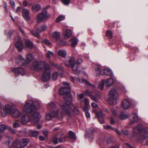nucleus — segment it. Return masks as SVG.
<instances>
[{
	"instance_id": "nucleus-27",
	"label": "nucleus",
	"mask_w": 148,
	"mask_h": 148,
	"mask_svg": "<svg viewBox=\"0 0 148 148\" xmlns=\"http://www.w3.org/2000/svg\"><path fill=\"white\" fill-rule=\"evenodd\" d=\"M58 54L62 58H65L66 55V52L65 50L60 49L58 51Z\"/></svg>"
},
{
	"instance_id": "nucleus-4",
	"label": "nucleus",
	"mask_w": 148,
	"mask_h": 148,
	"mask_svg": "<svg viewBox=\"0 0 148 148\" xmlns=\"http://www.w3.org/2000/svg\"><path fill=\"white\" fill-rule=\"evenodd\" d=\"M49 65L47 62L44 60L35 61L30 66V68L36 71H42Z\"/></svg>"
},
{
	"instance_id": "nucleus-31",
	"label": "nucleus",
	"mask_w": 148,
	"mask_h": 148,
	"mask_svg": "<svg viewBox=\"0 0 148 148\" xmlns=\"http://www.w3.org/2000/svg\"><path fill=\"white\" fill-rule=\"evenodd\" d=\"M79 66L75 62L72 65V70L75 72L76 73H79L80 71L78 70Z\"/></svg>"
},
{
	"instance_id": "nucleus-32",
	"label": "nucleus",
	"mask_w": 148,
	"mask_h": 148,
	"mask_svg": "<svg viewBox=\"0 0 148 148\" xmlns=\"http://www.w3.org/2000/svg\"><path fill=\"white\" fill-rule=\"evenodd\" d=\"M52 36L53 38L56 40H58L60 38V32L57 31H55L52 34Z\"/></svg>"
},
{
	"instance_id": "nucleus-1",
	"label": "nucleus",
	"mask_w": 148,
	"mask_h": 148,
	"mask_svg": "<svg viewBox=\"0 0 148 148\" xmlns=\"http://www.w3.org/2000/svg\"><path fill=\"white\" fill-rule=\"evenodd\" d=\"M63 84L66 86L61 88L59 93L60 95H64V97L66 102L60 104V106L66 115L70 118L72 116L71 110L76 114H79V111L77 108L72 103V97L71 94L69 84L67 82H63Z\"/></svg>"
},
{
	"instance_id": "nucleus-28",
	"label": "nucleus",
	"mask_w": 148,
	"mask_h": 148,
	"mask_svg": "<svg viewBox=\"0 0 148 148\" xmlns=\"http://www.w3.org/2000/svg\"><path fill=\"white\" fill-rule=\"evenodd\" d=\"M41 7L38 4H35L32 7V10L34 12H36L40 10Z\"/></svg>"
},
{
	"instance_id": "nucleus-50",
	"label": "nucleus",
	"mask_w": 148,
	"mask_h": 148,
	"mask_svg": "<svg viewBox=\"0 0 148 148\" xmlns=\"http://www.w3.org/2000/svg\"><path fill=\"white\" fill-rule=\"evenodd\" d=\"M103 127L107 130H111L113 131V130L114 129V128L112 127V126L109 125H103Z\"/></svg>"
},
{
	"instance_id": "nucleus-34",
	"label": "nucleus",
	"mask_w": 148,
	"mask_h": 148,
	"mask_svg": "<svg viewBox=\"0 0 148 148\" xmlns=\"http://www.w3.org/2000/svg\"><path fill=\"white\" fill-rule=\"evenodd\" d=\"M70 41L71 42V46L74 47L77 44L78 40L75 37H73L71 38Z\"/></svg>"
},
{
	"instance_id": "nucleus-53",
	"label": "nucleus",
	"mask_w": 148,
	"mask_h": 148,
	"mask_svg": "<svg viewBox=\"0 0 148 148\" xmlns=\"http://www.w3.org/2000/svg\"><path fill=\"white\" fill-rule=\"evenodd\" d=\"M65 5H68L69 4L70 0H60Z\"/></svg>"
},
{
	"instance_id": "nucleus-12",
	"label": "nucleus",
	"mask_w": 148,
	"mask_h": 148,
	"mask_svg": "<svg viewBox=\"0 0 148 148\" xmlns=\"http://www.w3.org/2000/svg\"><path fill=\"white\" fill-rule=\"evenodd\" d=\"M30 121H31L32 123L35 124H36L38 123L37 122L35 123L33 122L32 121V117H31V118L30 119L29 115L27 114H25L22 116L21 122L23 124H25L29 122Z\"/></svg>"
},
{
	"instance_id": "nucleus-7",
	"label": "nucleus",
	"mask_w": 148,
	"mask_h": 148,
	"mask_svg": "<svg viewBox=\"0 0 148 148\" xmlns=\"http://www.w3.org/2000/svg\"><path fill=\"white\" fill-rule=\"evenodd\" d=\"M116 92V90L113 89L109 92V95L108 102L111 105H115L117 103V97L115 96Z\"/></svg>"
},
{
	"instance_id": "nucleus-26",
	"label": "nucleus",
	"mask_w": 148,
	"mask_h": 148,
	"mask_svg": "<svg viewBox=\"0 0 148 148\" xmlns=\"http://www.w3.org/2000/svg\"><path fill=\"white\" fill-rule=\"evenodd\" d=\"M29 141V139L27 138H23L20 143L21 146L23 147L26 146Z\"/></svg>"
},
{
	"instance_id": "nucleus-57",
	"label": "nucleus",
	"mask_w": 148,
	"mask_h": 148,
	"mask_svg": "<svg viewBox=\"0 0 148 148\" xmlns=\"http://www.w3.org/2000/svg\"><path fill=\"white\" fill-rule=\"evenodd\" d=\"M4 144L6 146L8 147H11L10 145V140H9L5 142Z\"/></svg>"
},
{
	"instance_id": "nucleus-51",
	"label": "nucleus",
	"mask_w": 148,
	"mask_h": 148,
	"mask_svg": "<svg viewBox=\"0 0 148 148\" xmlns=\"http://www.w3.org/2000/svg\"><path fill=\"white\" fill-rule=\"evenodd\" d=\"M85 81V84L89 85L92 88H95L96 87V86L95 85L92 84L90 82L88 81L87 80Z\"/></svg>"
},
{
	"instance_id": "nucleus-40",
	"label": "nucleus",
	"mask_w": 148,
	"mask_h": 148,
	"mask_svg": "<svg viewBox=\"0 0 148 148\" xmlns=\"http://www.w3.org/2000/svg\"><path fill=\"white\" fill-rule=\"evenodd\" d=\"M90 109L86 108H83V111L85 112V115L86 117L89 118L90 117V114L88 112V110Z\"/></svg>"
},
{
	"instance_id": "nucleus-33",
	"label": "nucleus",
	"mask_w": 148,
	"mask_h": 148,
	"mask_svg": "<svg viewBox=\"0 0 148 148\" xmlns=\"http://www.w3.org/2000/svg\"><path fill=\"white\" fill-rule=\"evenodd\" d=\"M45 55L47 58L50 60L51 58L53 57L54 55L53 52L50 51H47L45 53Z\"/></svg>"
},
{
	"instance_id": "nucleus-39",
	"label": "nucleus",
	"mask_w": 148,
	"mask_h": 148,
	"mask_svg": "<svg viewBox=\"0 0 148 148\" xmlns=\"http://www.w3.org/2000/svg\"><path fill=\"white\" fill-rule=\"evenodd\" d=\"M95 113L98 119L99 118H101L103 117V113L101 111L96 112H95Z\"/></svg>"
},
{
	"instance_id": "nucleus-48",
	"label": "nucleus",
	"mask_w": 148,
	"mask_h": 148,
	"mask_svg": "<svg viewBox=\"0 0 148 148\" xmlns=\"http://www.w3.org/2000/svg\"><path fill=\"white\" fill-rule=\"evenodd\" d=\"M32 135L33 137H36L39 135V132L37 131L32 130Z\"/></svg>"
},
{
	"instance_id": "nucleus-19",
	"label": "nucleus",
	"mask_w": 148,
	"mask_h": 148,
	"mask_svg": "<svg viewBox=\"0 0 148 148\" xmlns=\"http://www.w3.org/2000/svg\"><path fill=\"white\" fill-rule=\"evenodd\" d=\"M130 106V103L127 99H124L121 102V106L123 109H128Z\"/></svg>"
},
{
	"instance_id": "nucleus-62",
	"label": "nucleus",
	"mask_w": 148,
	"mask_h": 148,
	"mask_svg": "<svg viewBox=\"0 0 148 148\" xmlns=\"http://www.w3.org/2000/svg\"><path fill=\"white\" fill-rule=\"evenodd\" d=\"M110 123L112 125H114L115 123V121L114 118L111 117L110 119Z\"/></svg>"
},
{
	"instance_id": "nucleus-24",
	"label": "nucleus",
	"mask_w": 148,
	"mask_h": 148,
	"mask_svg": "<svg viewBox=\"0 0 148 148\" xmlns=\"http://www.w3.org/2000/svg\"><path fill=\"white\" fill-rule=\"evenodd\" d=\"M48 108L50 109H54V110L56 112L57 110H59L56 107V104L53 102H49L47 105Z\"/></svg>"
},
{
	"instance_id": "nucleus-17",
	"label": "nucleus",
	"mask_w": 148,
	"mask_h": 148,
	"mask_svg": "<svg viewBox=\"0 0 148 148\" xmlns=\"http://www.w3.org/2000/svg\"><path fill=\"white\" fill-rule=\"evenodd\" d=\"M132 116H133V119H130L131 123H132L137 122L139 119L137 111L134 110L132 114Z\"/></svg>"
},
{
	"instance_id": "nucleus-63",
	"label": "nucleus",
	"mask_w": 148,
	"mask_h": 148,
	"mask_svg": "<svg viewBox=\"0 0 148 148\" xmlns=\"http://www.w3.org/2000/svg\"><path fill=\"white\" fill-rule=\"evenodd\" d=\"M9 130L10 132L13 134H15L16 133L15 130L13 129L12 127L10 128Z\"/></svg>"
},
{
	"instance_id": "nucleus-35",
	"label": "nucleus",
	"mask_w": 148,
	"mask_h": 148,
	"mask_svg": "<svg viewBox=\"0 0 148 148\" xmlns=\"http://www.w3.org/2000/svg\"><path fill=\"white\" fill-rule=\"evenodd\" d=\"M72 32L70 29H67L65 31V38H69L72 35Z\"/></svg>"
},
{
	"instance_id": "nucleus-8",
	"label": "nucleus",
	"mask_w": 148,
	"mask_h": 148,
	"mask_svg": "<svg viewBox=\"0 0 148 148\" xmlns=\"http://www.w3.org/2000/svg\"><path fill=\"white\" fill-rule=\"evenodd\" d=\"M51 69L49 65L45 67L44 71V73L42 76V79L43 81L46 82L49 80L51 78Z\"/></svg>"
},
{
	"instance_id": "nucleus-5",
	"label": "nucleus",
	"mask_w": 148,
	"mask_h": 148,
	"mask_svg": "<svg viewBox=\"0 0 148 148\" xmlns=\"http://www.w3.org/2000/svg\"><path fill=\"white\" fill-rule=\"evenodd\" d=\"M63 116V113L61 110H57L56 112L54 110H52L46 114L45 120L47 121H49L53 117H57L59 119L62 120Z\"/></svg>"
},
{
	"instance_id": "nucleus-37",
	"label": "nucleus",
	"mask_w": 148,
	"mask_h": 148,
	"mask_svg": "<svg viewBox=\"0 0 148 148\" xmlns=\"http://www.w3.org/2000/svg\"><path fill=\"white\" fill-rule=\"evenodd\" d=\"M69 138L75 140L76 138V137L74 133L73 132L71 131H70L69 132Z\"/></svg>"
},
{
	"instance_id": "nucleus-41",
	"label": "nucleus",
	"mask_w": 148,
	"mask_h": 148,
	"mask_svg": "<svg viewBox=\"0 0 148 148\" xmlns=\"http://www.w3.org/2000/svg\"><path fill=\"white\" fill-rule=\"evenodd\" d=\"M7 128L6 125L2 124L0 125V132H2L5 131Z\"/></svg>"
},
{
	"instance_id": "nucleus-38",
	"label": "nucleus",
	"mask_w": 148,
	"mask_h": 148,
	"mask_svg": "<svg viewBox=\"0 0 148 148\" xmlns=\"http://www.w3.org/2000/svg\"><path fill=\"white\" fill-rule=\"evenodd\" d=\"M105 83V81L104 80H101L99 84L98 85L99 88L101 90H103L104 87Z\"/></svg>"
},
{
	"instance_id": "nucleus-14",
	"label": "nucleus",
	"mask_w": 148,
	"mask_h": 148,
	"mask_svg": "<svg viewBox=\"0 0 148 148\" xmlns=\"http://www.w3.org/2000/svg\"><path fill=\"white\" fill-rule=\"evenodd\" d=\"M75 59L74 57H69L67 58L66 60L64 61V63L67 67H69L72 66L74 63Z\"/></svg>"
},
{
	"instance_id": "nucleus-10",
	"label": "nucleus",
	"mask_w": 148,
	"mask_h": 148,
	"mask_svg": "<svg viewBox=\"0 0 148 148\" xmlns=\"http://www.w3.org/2000/svg\"><path fill=\"white\" fill-rule=\"evenodd\" d=\"M12 107L9 104L5 105L3 109H1V115L3 117H5L7 114H10L12 110Z\"/></svg>"
},
{
	"instance_id": "nucleus-49",
	"label": "nucleus",
	"mask_w": 148,
	"mask_h": 148,
	"mask_svg": "<svg viewBox=\"0 0 148 148\" xmlns=\"http://www.w3.org/2000/svg\"><path fill=\"white\" fill-rule=\"evenodd\" d=\"M87 80L84 79H81L79 77L78 78L76 79V81L77 82L79 83H84L85 84V81H86Z\"/></svg>"
},
{
	"instance_id": "nucleus-59",
	"label": "nucleus",
	"mask_w": 148,
	"mask_h": 148,
	"mask_svg": "<svg viewBox=\"0 0 148 148\" xmlns=\"http://www.w3.org/2000/svg\"><path fill=\"white\" fill-rule=\"evenodd\" d=\"M10 4L12 7L14 9L15 8V4L14 1L12 0H11L10 1Z\"/></svg>"
},
{
	"instance_id": "nucleus-2",
	"label": "nucleus",
	"mask_w": 148,
	"mask_h": 148,
	"mask_svg": "<svg viewBox=\"0 0 148 148\" xmlns=\"http://www.w3.org/2000/svg\"><path fill=\"white\" fill-rule=\"evenodd\" d=\"M39 106L40 103L37 101H32L29 100L26 101L23 108L25 112L30 114L32 122L35 123L38 122L41 118L40 114L36 111Z\"/></svg>"
},
{
	"instance_id": "nucleus-54",
	"label": "nucleus",
	"mask_w": 148,
	"mask_h": 148,
	"mask_svg": "<svg viewBox=\"0 0 148 148\" xmlns=\"http://www.w3.org/2000/svg\"><path fill=\"white\" fill-rule=\"evenodd\" d=\"M19 142H20L19 140H15V141L13 143L12 145L14 147H16L19 144Z\"/></svg>"
},
{
	"instance_id": "nucleus-21",
	"label": "nucleus",
	"mask_w": 148,
	"mask_h": 148,
	"mask_svg": "<svg viewBox=\"0 0 148 148\" xmlns=\"http://www.w3.org/2000/svg\"><path fill=\"white\" fill-rule=\"evenodd\" d=\"M114 82V80L112 77H110L107 79L105 81V85L107 87H110L112 85Z\"/></svg>"
},
{
	"instance_id": "nucleus-58",
	"label": "nucleus",
	"mask_w": 148,
	"mask_h": 148,
	"mask_svg": "<svg viewBox=\"0 0 148 148\" xmlns=\"http://www.w3.org/2000/svg\"><path fill=\"white\" fill-rule=\"evenodd\" d=\"M82 62L83 60L82 58H79L77 60V62L75 63L79 66L82 63Z\"/></svg>"
},
{
	"instance_id": "nucleus-45",
	"label": "nucleus",
	"mask_w": 148,
	"mask_h": 148,
	"mask_svg": "<svg viewBox=\"0 0 148 148\" xmlns=\"http://www.w3.org/2000/svg\"><path fill=\"white\" fill-rule=\"evenodd\" d=\"M42 42L43 44L47 45H50L52 44V43L50 41L47 39H45L43 40Z\"/></svg>"
},
{
	"instance_id": "nucleus-44",
	"label": "nucleus",
	"mask_w": 148,
	"mask_h": 148,
	"mask_svg": "<svg viewBox=\"0 0 148 148\" xmlns=\"http://www.w3.org/2000/svg\"><path fill=\"white\" fill-rule=\"evenodd\" d=\"M50 62H51V64L52 66H53L57 69H59L60 70H62L63 69L62 67H61L60 66L58 65H57L56 64L54 63L53 62H52L51 60H50Z\"/></svg>"
},
{
	"instance_id": "nucleus-56",
	"label": "nucleus",
	"mask_w": 148,
	"mask_h": 148,
	"mask_svg": "<svg viewBox=\"0 0 148 148\" xmlns=\"http://www.w3.org/2000/svg\"><path fill=\"white\" fill-rule=\"evenodd\" d=\"M20 124L19 123L17 122H14L13 125V127L14 128H16L19 127Z\"/></svg>"
},
{
	"instance_id": "nucleus-29",
	"label": "nucleus",
	"mask_w": 148,
	"mask_h": 148,
	"mask_svg": "<svg viewBox=\"0 0 148 148\" xmlns=\"http://www.w3.org/2000/svg\"><path fill=\"white\" fill-rule=\"evenodd\" d=\"M52 141L55 144H56L58 143H62L63 141V140L62 139L58 138L56 136L53 137Z\"/></svg>"
},
{
	"instance_id": "nucleus-15",
	"label": "nucleus",
	"mask_w": 148,
	"mask_h": 148,
	"mask_svg": "<svg viewBox=\"0 0 148 148\" xmlns=\"http://www.w3.org/2000/svg\"><path fill=\"white\" fill-rule=\"evenodd\" d=\"M21 114L18 110L14 108L12 109L10 114L13 118L16 119L20 116Z\"/></svg>"
},
{
	"instance_id": "nucleus-61",
	"label": "nucleus",
	"mask_w": 148,
	"mask_h": 148,
	"mask_svg": "<svg viewBox=\"0 0 148 148\" xmlns=\"http://www.w3.org/2000/svg\"><path fill=\"white\" fill-rule=\"evenodd\" d=\"M122 132L126 136H127L129 134V132L127 130H122Z\"/></svg>"
},
{
	"instance_id": "nucleus-43",
	"label": "nucleus",
	"mask_w": 148,
	"mask_h": 148,
	"mask_svg": "<svg viewBox=\"0 0 148 148\" xmlns=\"http://www.w3.org/2000/svg\"><path fill=\"white\" fill-rule=\"evenodd\" d=\"M65 18V17L62 15H60L58 17L56 20V22H59L60 21H62Z\"/></svg>"
},
{
	"instance_id": "nucleus-9",
	"label": "nucleus",
	"mask_w": 148,
	"mask_h": 148,
	"mask_svg": "<svg viewBox=\"0 0 148 148\" xmlns=\"http://www.w3.org/2000/svg\"><path fill=\"white\" fill-rule=\"evenodd\" d=\"M50 17V15L47 11H44L40 13L37 16L38 22H42L47 20Z\"/></svg>"
},
{
	"instance_id": "nucleus-20",
	"label": "nucleus",
	"mask_w": 148,
	"mask_h": 148,
	"mask_svg": "<svg viewBox=\"0 0 148 148\" xmlns=\"http://www.w3.org/2000/svg\"><path fill=\"white\" fill-rule=\"evenodd\" d=\"M130 114L125 112H121L120 114L119 118L121 120L126 119L130 116Z\"/></svg>"
},
{
	"instance_id": "nucleus-11",
	"label": "nucleus",
	"mask_w": 148,
	"mask_h": 148,
	"mask_svg": "<svg viewBox=\"0 0 148 148\" xmlns=\"http://www.w3.org/2000/svg\"><path fill=\"white\" fill-rule=\"evenodd\" d=\"M47 26L45 25H42L40 27L37 28L35 33L33 30L30 31L31 34L33 36L37 38L40 37V34L42 32L45 31L47 29Z\"/></svg>"
},
{
	"instance_id": "nucleus-23",
	"label": "nucleus",
	"mask_w": 148,
	"mask_h": 148,
	"mask_svg": "<svg viewBox=\"0 0 148 148\" xmlns=\"http://www.w3.org/2000/svg\"><path fill=\"white\" fill-rule=\"evenodd\" d=\"M15 46L19 51H21L22 50L23 48V44L21 41H17L16 43Z\"/></svg>"
},
{
	"instance_id": "nucleus-47",
	"label": "nucleus",
	"mask_w": 148,
	"mask_h": 148,
	"mask_svg": "<svg viewBox=\"0 0 148 148\" xmlns=\"http://www.w3.org/2000/svg\"><path fill=\"white\" fill-rule=\"evenodd\" d=\"M84 97V95L82 94H81L77 95V99L81 102H82L83 101L82 99Z\"/></svg>"
},
{
	"instance_id": "nucleus-16",
	"label": "nucleus",
	"mask_w": 148,
	"mask_h": 148,
	"mask_svg": "<svg viewBox=\"0 0 148 148\" xmlns=\"http://www.w3.org/2000/svg\"><path fill=\"white\" fill-rule=\"evenodd\" d=\"M15 60L16 62L19 65H26L25 60L22 56L21 55L18 56L17 58H16Z\"/></svg>"
},
{
	"instance_id": "nucleus-13",
	"label": "nucleus",
	"mask_w": 148,
	"mask_h": 148,
	"mask_svg": "<svg viewBox=\"0 0 148 148\" xmlns=\"http://www.w3.org/2000/svg\"><path fill=\"white\" fill-rule=\"evenodd\" d=\"M12 70L15 73H18L23 75L25 74V70L23 68L21 67H14L12 69Z\"/></svg>"
},
{
	"instance_id": "nucleus-52",
	"label": "nucleus",
	"mask_w": 148,
	"mask_h": 148,
	"mask_svg": "<svg viewBox=\"0 0 148 148\" xmlns=\"http://www.w3.org/2000/svg\"><path fill=\"white\" fill-rule=\"evenodd\" d=\"M114 116H115L116 118H117L119 117V116L117 114V112L116 110H111Z\"/></svg>"
},
{
	"instance_id": "nucleus-30",
	"label": "nucleus",
	"mask_w": 148,
	"mask_h": 148,
	"mask_svg": "<svg viewBox=\"0 0 148 148\" xmlns=\"http://www.w3.org/2000/svg\"><path fill=\"white\" fill-rule=\"evenodd\" d=\"M95 130L93 127H91L88 129V132H86V136L90 137L92 136V134L95 132Z\"/></svg>"
},
{
	"instance_id": "nucleus-46",
	"label": "nucleus",
	"mask_w": 148,
	"mask_h": 148,
	"mask_svg": "<svg viewBox=\"0 0 148 148\" xmlns=\"http://www.w3.org/2000/svg\"><path fill=\"white\" fill-rule=\"evenodd\" d=\"M107 36L110 38H111L112 37V33L111 31L108 30L106 32Z\"/></svg>"
},
{
	"instance_id": "nucleus-60",
	"label": "nucleus",
	"mask_w": 148,
	"mask_h": 148,
	"mask_svg": "<svg viewBox=\"0 0 148 148\" xmlns=\"http://www.w3.org/2000/svg\"><path fill=\"white\" fill-rule=\"evenodd\" d=\"M90 98L96 102L99 101L98 98L94 97L93 95L91 96Z\"/></svg>"
},
{
	"instance_id": "nucleus-25",
	"label": "nucleus",
	"mask_w": 148,
	"mask_h": 148,
	"mask_svg": "<svg viewBox=\"0 0 148 148\" xmlns=\"http://www.w3.org/2000/svg\"><path fill=\"white\" fill-rule=\"evenodd\" d=\"M33 58V57L32 54L29 53L27 55H26L27 60L26 61H25L26 65L31 62Z\"/></svg>"
},
{
	"instance_id": "nucleus-6",
	"label": "nucleus",
	"mask_w": 148,
	"mask_h": 148,
	"mask_svg": "<svg viewBox=\"0 0 148 148\" xmlns=\"http://www.w3.org/2000/svg\"><path fill=\"white\" fill-rule=\"evenodd\" d=\"M101 66L97 64H93V69L95 71V75L97 76L101 74V75L104 74L109 76H112L113 75V73L112 71L109 68L104 69L103 72L101 71Z\"/></svg>"
},
{
	"instance_id": "nucleus-42",
	"label": "nucleus",
	"mask_w": 148,
	"mask_h": 148,
	"mask_svg": "<svg viewBox=\"0 0 148 148\" xmlns=\"http://www.w3.org/2000/svg\"><path fill=\"white\" fill-rule=\"evenodd\" d=\"M58 73L57 72H54L52 75V79L53 81H55L58 78Z\"/></svg>"
},
{
	"instance_id": "nucleus-22",
	"label": "nucleus",
	"mask_w": 148,
	"mask_h": 148,
	"mask_svg": "<svg viewBox=\"0 0 148 148\" xmlns=\"http://www.w3.org/2000/svg\"><path fill=\"white\" fill-rule=\"evenodd\" d=\"M25 43L26 47L28 49H31L34 48L33 44L30 40L26 39Z\"/></svg>"
},
{
	"instance_id": "nucleus-18",
	"label": "nucleus",
	"mask_w": 148,
	"mask_h": 148,
	"mask_svg": "<svg viewBox=\"0 0 148 148\" xmlns=\"http://www.w3.org/2000/svg\"><path fill=\"white\" fill-rule=\"evenodd\" d=\"M22 12L25 19L27 21H29L30 19L29 16V11L27 9L23 8L22 9Z\"/></svg>"
},
{
	"instance_id": "nucleus-64",
	"label": "nucleus",
	"mask_w": 148,
	"mask_h": 148,
	"mask_svg": "<svg viewBox=\"0 0 148 148\" xmlns=\"http://www.w3.org/2000/svg\"><path fill=\"white\" fill-rule=\"evenodd\" d=\"M12 34V32L11 31H9L7 34V36L8 37H10L11 36Z\"/></svg>"
},
{
	"instance_id": "nucleus-3",
	"label": "nucleus",
	"mask_w": 148,
	"mask_h": 148,
	"mask_svg": "<svg viewBox=\"0 0 148 148\" xmlns=\"http://www.w3.org/2000/svg\"><path fill=\"white\" fill-rule=\"evenodd\" d=\"M134 137L139 136L141 139H144L148 137V128L143 127L141 125L133 129Z\"/></svg>"
},
{
	"instance_id": "nucleus-36",
	"label": "nucleus",
	"mask_w": 148,
	"mask_h": 148,
	"mask_svg": "<svg viewBox=\"0 0 148 148\" xmlns=\"http://www.w3.org/2000/svg\"><path fill=\"white\" fill-rule=\"evenodd\" d=\"M85 106L84 108H86L90 109V106L89 105V99L87 98H85L84 100Z\"/></svg>"
},
{
	"instance_id": "nucleus-55",
	"label": "nucleus",
	"mask_w": 148,
	"mask_h": 148,
	"mask_svg": "<svg viewBox=\"0 0 148 148\" xmlns=\"http://www.w3.org/2000/svg\"><path fill=\"white\" fill-rule=\"evenodd\" d=\"M85 94L89 96L90 97L91 96H92L91 95V92L88 90H86L85 92Z\"/></svg>"
}]
</instances>
